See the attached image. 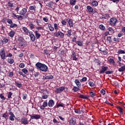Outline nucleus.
Instances as JSON below:
<instances>
[{"label":"nucleus","mask_w":125,"mask_h":125,"mask_svg":"<svg viewBox=\"0 0 125 125\" xmlns=\"http://www.w3.org/2000/svg\"><path fill=\"white\" fill-rule=\"evenodd\" d=\"M116 108L117 109H118V110H119V112L120 113V114H124V110L123 109V108L119 105H117L116 106Z\"/></svg>","instance_id":"obj_24"},{"label":"nucleus","mask_w":125,"mask_h":125,"mask_svg":"<svg viewBox=\"0 0 125 125\" xmlns=\"http://www.w3.org/2000/svg\"><path fill=\"white\" fill-rule=\"evenodd\" d=\"M53 4H54V2H53V1H50L48 3V6L50 8H52L53 7Z\"/></svg>","instance_id":"obj_35"},{"label":"nucleus","mask_w":125,"mask_h":125,"mask_svg":"<svg viewBox=\"0 0 125 125\" xmlns=\"http://www.w3.org/2000/svg\"><path fill=\"white\" fill-rule=\"evenodd\" d=\"M15 83H16V86H17L18 87H19V88H20L21 87H22L21 83H20L18 82H15Z\"/></svg>","instance_id":"obj_45"},{"label":"nucleus","mask_w":125,"mask_h":125,"mask_svg":"<svg viewBox=\"0 0 125 125\" xmlns=\"http://www.w3.org/2000/svg\"><path fill=\"white\" fill-rule=\"evenodd\" d=\"M20 68H23L25 67V64L24 63H21L19 64Z\"/></svg>","instance_id":"obj_54"},{"label":"nucleus","mask_w":125,"mask_h":125,"mask_svg":"<svg viewBox=\"0 0 125 125\" xmlns=\"http://www.w3.org/2000/svg\"><path fill=\"white\" fill-rule=\"evenodd\" d=\"M6 20H7V23H8V24H10V25H11V24L13 22L12 21V20L10 19H7Z\"/></svg>","instance_id":"obj_51"},{"label":"nucleus","mask_w":125,"mask_h":125,"mask_svg":"<svg viewBox=\"0 0 125 125\" xmlns=\"http://www.w3.org/2000/svg\"><path fill=\"white\" fill-rule=\"evenodd\" d=\"M66 33V36L68 38H70L72 36V29H68Z\"/></svg>","instance_id":"obj_23"},{"label":"nucleus","mask_w":125,"mask_h":125,"mask_svg":"<svg viewBox=\"0 0 125 125\" xmlns=\"http://www.w3.org/2000/svg\"><path fill=\"white\" fill-rule=\"evenodd\" d=\"M12 15H13L14 17H16L18 20L20 21H22V20H23V16H22L21 15H18L14 13H13Z\"/></svg>","instance_id":"obj_12"},{"label":"nucleus","mask_w":125,"mask_h":125,"mask_svg":"<svg viewBox=\"0 0 125 125\" xmlns=\"http://www.w3.org/2000/svg\"><path fill=\"white\" fill-rule=\"evenodd\" d=\"M99 28L101 30V31H106V28H105V26L103 24H100L99 26Z\"/></svg>","instance_id":"obj_26"},{"label":"nucleus","mask_w":125,"mask_h":125,"mask_svg":"<svg viewBox=\"0 0 125 125\" xmlns=\"http://www.w3.org/2000/svg\"><path fill=\"white\" fill-rule=\"evenodd\" d=\"M87 12L89 13V14H92L93 12V8L91 6L88 5L86 7Z\"/></svg>","instance_id":"obj_15"},{"label":"nucleus","mask_w":125,"mask_h":125,"mask_svg":"<svg viewBox=\"0 0 125 125\" xmlns=\"http://www.w3.org/2000/svg\"><path fill=\"white\" fill-rule=\"evenodd\" d=\"M89 85L91 86V87H93V86H95V84H94V83L92 81H90L88 83Z\"/></svg>","instance_id":"obj_44"},{"label":"nucleus","mask_w":125,"mask_h":125,"mask_svg":"<svg viewBox=\"0 0 125 125\" xmlns=\"http://www.w3.org/2000/svg\"><path fill=\"white\" fill-rule=\"evenodd\" d=\"M0 56L1 59L2 60H4L5 59V57H6V55H5V49L4 48H1L0 50Z\"/></svg>","instance_id":"obj_3"},{"label":"nucleus","mask_w":125,"mask_h":125,"mask_svg":"<svg viewBox=\"0 0 125 125\" xmlns=\"http://www.w3.org/2000/svg\"><path fill=\"white\" fill-rule=\"evenodd\" d=\"M74 112L76 114H82V111H81L80 108L75 109Z\"/></svg>","instance_id":"obj_37"},{"label":"nucleus","mask_w":125,"mask_h":125,"mask_svg":"<svg viewBox=\"0 0 125 125\" xmlns=\"http://www.w3.org/2000/svg\"><path fill=\"white\" fill-rule=\"evenodd\" d=\"M105 74H106V75H110L111 74H113V71H110V70H108L105 71Z\"/></svg>","instance_id":"obj_52"},{"label":"nucleus","mask_w":125,"mask_h":125,"mask_svg":"<svg viewBox=\"0 0 125 125\" xmlns=\"http://www.w3.org/2000/svg\"><path fill=\"white\" fill-rule=\"evenodd\" d=\"M65 90V87L62 86L57 88L55 90V92L56 93H57V94L61 93V92H62V91H63V90Z\"/></svg>","instance_id":"obj_10"},{"label":"nucleus","mask_w":125,"mask_h":125,"mask_svg":"<svg viewBox=\"0 0 125 125\" xmlns=\"http://www.w3.org/2000/svg\"><path fill=\"white\" fill-rule=\"evenodd\" d=\"M48 106L50 108H52L54 106V101L53 100H50L48 102Z\"/></svg>","instance_id":"obj_17"},{"label":"nucleus","mask_w":125,"mask_h":125,"mask_svg":"<svg viewBox=\"0 0 125 125\" xmlns=\"http://www.w3.org/2000/svg\"><path fill=\"white\" fill-rule=\"evenodd\" d=\"M47 105H48V104H47V102L45 101L43 103L42 105L45 107H46Z\"/></svg>","instance_id":"obj_63"},{"label":"nucleus","mask_w":125,"mask_h":125,"mask_svg":"<svg viewBox=\"0 0 125 125\" xmlns=\"http://www.w3.org/2000/svg\"><path fill=\"white\" fill-rule=\"evenodd\" d=\"M14 74L13 72H9V74H8V77H12V76H13Z\"/></svg>","instance_id":"obj_62"},{"label":"nucleus","mask_w":125,"mask_h":125,"mask_svg":"<svg viewBox=\"0 0 125 125\" xmlns=\"http://www.w3.org/2000/svg\"><path fill=\"white\" fill-rule=\"evenodd\" d=\"M54 36L55 37H57V38L60 37L61 38V39H63V38H64V33H63V32H61V31H59L58 32H55L54 33Z\"/></svg>","instance_id":"obj_5"},{"label":"nucleus","mask_w":125,"mask_h":125,"mask_svg":"<svg viewBox=\"0 0 125 125\" xmlns=\"http://www.w3.org/2000/svg\"><path fill=\"white\" fill-rule=\"evenodd\" d=\"M89 94L91 97H94L95 96V93L94 92H89Z\"/></svg>","instance_id":"obj_48"},{"label":"nucleus","mask_w":125,"mask_h":125,"mask_svg":"<svg viewBox=\"0 0 125 125\" xmlns=\"http://www.w3.org/2000/svg\"><path fill=\"white\" fill-rule=\"evenodd\" d=\"M46 77L48 80H49V79L52 80V79H53L54 78L53 75H48V76H46Z\"/></svg>","instance_id":"obj_56"},{"label":"nucleus","mask_w":125,"mask_h":125,"mask_svg":"<svg viewBox=\"0 0 125 125\" xmlns=\"http://www.w3.org/2000/svg\"><path fill=\"white\" fill-rule=\"evenodd\" d=\"M94 61L95 63H97L99 66H100L101 65V62H100V60H99V59H95L94 60Z\"/></svg>","instance_id":"obj_30"},{"label":"nucleus","mask_w":125,"mask_h":125,"mask_svg":"<svg viewBox=\"0 0 125 125\" xmlns=\"http://www.w3.org/2000/svg\"><path fill=\"white\" fill-rule=\"evenodd\" d=\"M22 72L25 74V75H27L28 74V70L26 68H23L21 70Z\"/></svg>","instance_id":"obj_50"},{"label":"nucleus","mask_w":125,"mask_h":125,"mask_svg":"<svg viewBox=\"0 0 125 125\" xmlns=\"http://www.w3.org/2000/svg\"><path fill=\"white\" fill-rule=\"evenodd\" d=\"M67 22L68 23L70 28H73L74 24L73 23V20L70 18H68L66 20Z\"/></svg>","instance_id":"obj_13"},{"label":"nucleus","mask_w":125,"mask_h":125,"mask_svg":"<svg viewBox=\"0 0 125 125\" xmlns=\"http://www.w3.org/2000/svg\"><path fill=\"white\" fill-rule=\"evenodd\" d=\"M76 43L79 46H83V42L82 41H77L76 42Z\"/></svg>","instance_id":"obj_25"},{"label":"nucleus","mask_w":125,"mask_h":125,"mask_svg":"<svg viewBox=\"0 0 125 125\" xmlns=\"http://www.w3.org/2000/svg\"><path fill=\"white\" fill-rule=\"evenodd\" d=\"M18 25H17V24L16 23H12L10 25V28H17V27H18Z\"/></svg>","instance_id":"obj_31"},{"label":"nucleus","mask_w":125,"mask_h":125,"mask_svg":"<svg viewBox=\"0 0 125 125\" xmlns=\"http://www.w3.org/2000/svg\"><path fill=\"white\" fill-rule=\"evenodd\" d=\"M108 62H109L110 64H111V65H115V61L114 60V59H109L108 60Z\"/></svg>","instance_id":"obj_28"},{"label":"nucleus","mask_w":125,"mask_h":125,"mask_svg":"<svg viewBox=\"0 0 125 125\" xmlns=\"http://www.w3.org/2000/svg\"><path fill=\"white\" fill-rule=\"evenodd\" d=\"M48 28H49V30L51 32H53L54 31V28L51 26V24L48 25Z\"/></svg>","instance_id":"obj_34"},{"label":"nucleus","mask_w":125,"mask_h":125,"mask_svg":"<svg viewBox=\"0 0 125 125\" xmlns=\"http://www.w3.org/2000/svg\"><path fill=\"white\" fill-rule=\"evenodd\" d=\"M23 37H19V38H18V42H19L20 43H22V42H23Z\"/></svg>","instance_id":"obj_41"},{"label":"nucleus","mask_w":125,"mask_h":125,"mask_svg":"<svg viewBox=\"0 0 125 125\" xmlns=\"http://www.w3.org/2000/svg\"><path fill=\"white\" fill-rule=\"evenodd\" d=\"M64 106H65V104H64L62 103L58 104L57 105V108H59V107H64Z\"/></svg>","instance_id":"obj_46"},{"label":"nucleus","mask_w":125,"mask_h":125,"mask_svg":"<svg viewBox=\"0 0 125 125\" xmlns=\"http://www.w3.org/2000/svg\"><path fill=\"white\" fill-rule=\"evenodd\" d=\"M30 117L32 120H39L41 119V115L39 114H33V115H30Z\"/></svg>","instance_id":"obj_9"},{"label":"nucleus","mask_w":125,"mask_h":125,"mask_svg":"<svg viewBox=\"0 0 125 125\" xmlns=\"http://www.w3.org/2000/svg\"><path fill=\"white\" fill-rule=\"evenodd\" d=\"M42 20L44 21V22H48V18H47V17L43 18Z\"/></svg>","instance_id":"obj_60"},{"label":"nucleus","mask_w":125,"mask_h":125,"mask_svg":"<svg viewBox=\"0 0 125 125\" xmlns=\"http://www.w3.org/2000/svg\"><path fill=\"white\" fill-rule=\"evenodd\" d=\"M92 5H93V6L96 7L97 5H98V2L97 1H93L92 2Z\"/></svg>","instance_id":"obj_39"},{"label":"nucleus","mask_w":125,"mask_h":125,"mask_svg":"<svg viewBox=\"0 0 125 125\" xmlns=\"http://www.w3.org/2000/svg\"><path fill=\"white\" fill-rule=\"evenodd\" d=\"M121 31L123 33H124V34H125V27L124 26L121 29Z\"/></svg>","instance_id":"obj_64"},{"label":"nucleus","mask_w":125,"mask_h":125,"mask_svg":"<svg viewBox=\"0 0 125 125\" xmlns=\"http://www.w3.org/2000/svg\"><path fill=\"white\" fill-rule=\"evenodd\" d=\"M34 34L35 35V38L37 40H39L40 38H41V35L39 33V31L36 30L34 32Z\"/></svg>","instance_id":"obj_21"},{"label":"nucleus","mask_w":125,"mask_h":125,"mask_svg":"<svg viewBox=\"0 0 125 125\" xmlns=\"http://www.w3.org/2000/svg\"><path fill=\"white\" fill-rule=\"evenodd\" d=\"M118 54H125V51L123 50H120L118 52Z\"/></svg>","instance_id":"obj_49"},{"label":"nucleus","mask_w":125,"mask_h":125,"mask_svg":"<svg viewBox=\"0 0 125 125\" xmlns=\"http://www.w3.org/2000/svg\"><path fill=\"white\" fill-rule=\"evenodd\" d=\"M77 123V122L76 121V118L74 117H71L69 121V125H75Z\"/></svg>","instance_id":"obj_8"},{"label":"nucleus","mask_w":125,"mask_h":125,"mask_svg":"<svg viewBox=\"0 0 125 125\" xmlns=\"http://www.w3.org/2000/svg\"><path fill=\"white\" fill-rule=\"evenodd\" d=\"M8 5L10 7H13V3H11V1L8 2Z\"/></svg>","instance_id":"obj_55"},{"label":"nucleus","mask_w":125,"mask_h":125,"mask_svg":"<svg viewBox=\"0 0 125 125\" xmlns=\"http://www.w3.org/2000/svg\"><path fill=\"white\" fill-rule=\"evenodd\" d=\"M117 21L118 20L117 19V18L115 17H112L108 21V23L111 25V26H116V24H117Z\"/></svg>","instance_id":"obj_2"},{"label":"nucleus","mask_w":125,"mask_h":125,"mask_svg":"<svg viewBox=\"0 0 125 125\" xmlns=\"http://www.w3.org/2000/svg\"><path fill=\"white\" fill-rule=\"evenodd\" d=\"M12 94H13V93H12V92H9L8 96H7V98L9 99H10V98H12V97H11V96H12Z\"/></svg>","instance_id":"obj_47"},{"label":"nucleus","mask_w":125,"mask_h":125,"mask_svg":"<svg viewBox=\"0 0 125 125\" xmlns=\"http://www.w3.org/2000/svg\"><path fill=\"white\" fill-rule=\"evenodd\" d=\"M110 18V15L109 14H105L104 15H103V17L101 18V19H102L103 20H104V19H109Z\"/></svg>","instance_id":"obj_20"},{"label":"nucleus","mask_w":125,"mask_h":125,"mask_svg":"<svg viewBox=\"0 0 125 125\" xmlns=\"http://www.w3.org/2000/svg\"><path fill=\"white\" fill-rule=\"evenodd\" d=\"M35 66L37 70H39L40 72H46L47 71H48V67H47V65L44 63L38 62L35 64Z\"/></svg>","instance_id":"obj_1"},{"label":"nucleus","mask_w":125,"mask_h":125,"mask_svg":"<svg viewBox=\"0 0 125 125\" xmlns=\"http://www.w3.org/2000/svg\"><path fill=\"white\" fill-rule=\"evenodd\" d=\"M14 118H15V116H9V119L10 121L13 122L15 120Z\"/></svg>","instance_id":"obj_59"},{"label":"nucleus","mask_w":125,"mask_h":125,"mask_svg":"<svg viewBox=\"0 0 125 125\" xmlns=\"http://www.w3.org/2000/svg\"><path fill=\"white\" fill-rule=\"evenodd\" d=\"M118 38H121V37H123L124 36V33L121 31L118 34Z\"/></svg>","instance_id":"obj_57"},{"label":"nucleus","mask_w":125,"mask_h":125,"mask_svg":"<svg viewBox=\"0 0 125 125\" xmlns=\"http://www.w3.org/2000/svg\"><path fill=\"white\" fill-rule=\"evenodd\" d=\"M76 2H77L76 0H70L69 1V3L71 5H75L76 4Z\"/></svg>","instance_id":"obj_32"},{"label":"nucleus","mask_w":125,"mask_h":125,"mask_svg":"<svg viewBox=\"0 0 125 125\" xmlns=\"http://www.w3.org/2000/svg\"><path fill=\"white\" fill-rule=\"evenodd\" d=\"M22 30L24 32V33H25V35H26L27 36H29V33L31 32V31H30V30L28 29V28L25 26H23L22 27Z\"/></svg>","instance_id":"obj_11"},{"label":"nucleus","mask_w":125,"mask_h":125,"mask_svg":"<svg viewBox=\"0 0 125 125\" xmlns=\"http://www.w3.org/2000/svg\"><path fill=\"white\" fill-rule=\"evenodd\" d=\"M87 81V78L84 77L80 80V83H83V82H86Z\"/></svg>","instance_id":"obj_43"},{"label":"nucleus","mask_w":125,"mask_h":125,"mask_svg":"<svg viewBox=\"0 0 125 125\" xmlns=\"http://www.w3.org/2000/svg\"><path fill=\"white\" fill-rule=\"evenodd\" d=\"M28 36H29L30 38V41L31 42H35V41H36V36H35L34 32H33L32 31H30V32L28 34Z\"/></svg>","instance_id":"obj_6"},{"label":"nucleus","mask_w":125,"mask_h":125,"mask_svg":"<svg viewBox=\"0 0 125 125\" xmlns=\"http://www.w3.org/2000/svg\"><path fill=\"white\" fill-rule=\"evenodd\" d=\"M27 8V7L23 8L19 11V14L21 16H25L27 14V11H28Z\"/></svg>","instance_id":"obj_4"},{"label":"nucleus","mask_w":125,"mask_h":125,"mask_svg":"<svg viewBox=\"0 0 125 125\" xmlns=\"http://www.w3.org/2000/svg\"><path fill=\"white\" fill-rule=\"evenodd\" d=\"M125 70V65H123V66H121V67L118 69V71L119 72H124Z\"/></svg>","instance_id":"obj_33"},{"label":"nucleus","mask_w":125,"mask_h":125,"mask_svg":"<svg viewBox=\"0 0 125 125\" xmlns=\"http://www.w3.org/2000/svg\"><path fill=\"white\" fill-rule=\"evenodd\" d=\"M21 122L22 125H29V121L27 117H23L21 120Z\"/></svg>","instance_id":"obj_7"},{"label":"nucleus","mask_w":125,"mask_h":125,"mask_svg":"<svg viewBox=\"0 0 125 125\" xmlns=\"http://www.w3.org/2000/svg\"><path fill=\"white\" fill-rule=\"evenodd\" d=\"M0 98L2 102H4V100L6 99V98H5L4 96L3 95V94L2 93L0 94Z\"/></svg>","instance_id":"obj_27"},{"label":"nucleus","mask_w":125,"mask_h":125,"mask_svg":"<svg viewBox=\"0 0 125 125\" xmlns=\"http://www.w3.org/2000/svg\"><path fill=\"white\" fill-rule=\"evenodd\" d=\"M48 98V95H44L42 96V99H47Z\"/></svg>","instance_id":"obj_61"},{"label":"nucleus","mask_w":125,"mask_h":125,"mask_svg":"<svg viewBox=\"0 0 125 125\" xmlns=\"http://www.w3.org/2000/svg\"><path fill=\"white\" fill-rule=\"evenodd\" d=\"M36 8H37V7L35 5L29 6V10L32 11L33 14H34L35 12H36Z\"/></svg>","instance_id":"obj_16"},{"label":"nucleus","mask_w":125,"mask_h":125,"mask_svg":"<svg viewBox=\"0 0 125 125\" xmlns=\"http://www.w3.org/2000/svg\"><path fill=\"white\" fill-rule=\"evenodd\" d=\"M107 41H108L110 42H112V37L111 36H108L107 37Z\"/></svg>","instance_id":"obj_58"},{"label":"nucleus","mask_w":125,"mask_h":125,"mask_svg":"<svg viewBox=\"0 0 125 125\" xmlns=\"http://www.w3.org/2000/svg\"><path fill=\"white\" fill-rule=\"evenodd\" d=\"M100 92H101V94H102L103 95H105V94H106V91L104 89H102L101 90Z\"/></svg>","instance_id":"obj_53"},{"label":"nucleus","mask_w":125,"mask_h":125,"mask_svg":"<svg viewBox=\"0 0 125 125\" xmlns=\"http://www.w3.org/2000/svg\"><path fill=\"white\" fill-rule=\"evenodd\" d=\"M79 97L82 99H88L89 98V96L85 94H80Z\"/></svg>","instance_id":"obj_18"},{"label":"nucleus","mask_w":125,"mask_h":125,"mask_svg":"<svg viewBox=\"0 0 125 125\" xmlns=\"http://www.w3.org/2000/svg\"><path fill=\"white\" fill-rule=\"evenodd\" d=\"M8 35L9 36V37L12 39L14 38V36L15 35V31H14V30H11L10 32L8 33Z\"/></svg>","instance_id":"obj_19"},{"label":"nucleus","mask_w":125,"mask_h":125,"mask_svg":"<svg viewBox=\"0 0 125 125\" xmlns=\"http://www.w3.org/2000/svg\"><path fill=\"white\" fill-rule=\"evenodd\" d=\"M108 30L109 31V32H110L111 33V34H114V33H115L114 28H113L112 27H108Z\"/></svg>","instance_id":"obj_42"},{"label":"nucleus","mask_w":125,"mask_h":125,"mask_svg":"<svg viewBox=\"0 0 125 125\" xmlns=\"http://www.w3.org/2000/svg\"><path fill=\"white\" fill-rule=\"evenodd\" d=\"M108 69V66H102V69L100 71V74H103L105 73V72H106Z\"/></svg>","instance_id":"obj_14"},{"label":"nucleus","mask_w":125,"mask_h":125,"mask_svg":"<svg viewBox=\"0 0 125 125\" xmlns=\"http://www.w3.org/2000/svg\"><path fill=\"white\" fill-rule=\"evenodd\" d=\"M29 27L30 28L31 30H33V29H35V25L33 23H30L29 24Z\"/></svg>","instance_id":"obj_36"},{"label":"nucleus","mask_w":125,"mask_h":125,"mask_svg":"<svg viewBox=\"0 0 125 125\" xmlns=\"http://www.w3.org/2000/svg\"><path fill=\"white\" fill-rule=\"evenodd\" d=\"M8 62L9 63V64H13V63H14V60L11 58H8Z\"/></svg>","instance_id":"obj_29"},{"label":"nucleus","mask_w":125,"mask_h":125,"mask_svg":"<svg viewBox=\"0 0 125 125\" xmlns=\"http://www.w3.org/2000/svg\"><path fill=\"white\" fill-rule=\"evenodd\" d=\"M9 41V40H8V39H3L2 41L1 42L3 44L4 43H7V42H8V41Z\"/></svg>","instance_id":"obj_38"},{"label":"nucleus","mask_w":125,"mask_h":125,"mask_svg":"<svg viewBox=\"0 0 125 125\" xmlns=\"http://www.w3.org/2000/svg\"><path fill=\"white\" fill-rule=\"evenodd\" d=\"M74 83L78 87H81V86H82V84L81 83L79 80L75 79L74 81Z\"/></svg>","instance_id":"obj_22"},{"label":"nucleus","mask_w":125,"mask_h":125,"mask_svg":"<svg viewBox=\"0 0 125 125\" xmlns=\"http://www.w3.org/2000/svg\"><path fill=\"white\" fill-rule=\"evenodd\" d=\"M72 90H73L74 92H77V91H79V90H80V88H79V87L74 86Z\"/></svg>","instance_id":"obj_40"}]
</instances>
